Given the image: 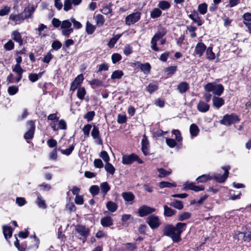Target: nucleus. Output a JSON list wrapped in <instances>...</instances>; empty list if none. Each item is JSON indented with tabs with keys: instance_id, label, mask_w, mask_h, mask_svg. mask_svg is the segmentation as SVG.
<instances>
[{
	"instance_id": "f257e3e1",
	"label": "nucleus",
	"mask_w": 251,
	"mask_h": 251,
	"mask_svg": "<svg viewBox=\"0 0 251 251\" xmlns=\"http://www.w3.org/2000/svg\"><path fill=\"white\" fill-rule=\"evenodd\" d=\"M186 226V224L178 223L175 226L171 225L164 227L163 234L170 237L175 243H178L181 240V234Z\"/></svg>"
},
{
	"instance_id": "f03ea898",
	"label": "nucleus",
	"mask_w": 251,
	"mask_h": 251,
	"mask_svg": "<svg viewBox=\"0 0 251 251\" xmlns=\"http://www.w3.org/2000/svg\"><path fill=\"white\" fill-rule=\"evenodd\" d=\"M72 24H73L74 27L76 29H79L82 27L81 23L74 18L63 21L61 26V33L62 35L65 37H69L73 32V28L71 27Z\"/></svg>"
},
{
	"instance_id": "7ed1b4c3",
	"label": "nucleus",
	"mask_w": 251,
	"mask_h": 251,
	"mask_svg": "<svg viewBox=\"0 0 251 251\" xmlns=\"http://www.w3.org/2000/svg\"><path fill=\"white\" fill-rule=\"evenodd\" d=\"M204 89L207 92H212L213 94L220 96L224 92V87L221 84L208 83L204 86Z\"/></svg>"
},
{
	"instance_id": "20e7f679",
	"label": "nucleus",
	"mask_w": 251,
	"mask_h": 251,
	"mask_svg": "<svg viewBox=\"0 0 251 251\" xmlns=\"http://www.w3.org/2000/svg\"><path fill=\"white\" fill-rule=\"evenodd\" d=\"M166 29L163 27H161L158 30L151 40V48L152 50L154 51H158L159 50V48L157 46V42L160 39H162L166 35Z\"/></svg>"
},
{
	"instance_id": "39448f33",
	"label": "nucleus",
	"mask_w": 251,
	"mask_h": 251,
	"mask_svg": "<svg viewBox=\"0 0 251 251\" xmlns=\"http://www.w3.org/2000/svg\"><path fill=\"white\" fill-rule=\"evenodd\" d=\"M135 161H137L139 164L143 163L142 160L135 153L124 154L122 156V163L125 165L131 164Z\"/></svg>"
},
{
	"instance_id": "423d86ee",
	"label": "nucleus",
	"mask_w": 251,
	"mask_h": 251,
	"mask_svg": "<svg viewBox=\"0 0 251 251\" xmlns=\"http://www.w3.org/2000/svg\"><path fill=\"white\" fill-rule=\"evenodd\" d=\"M239 118L235 114H226L223 119L220 121V123L225 126H230L232 124L238 122Z\"/></svg>"
},
{
	"instance_id": "0eeeda50",
	"label": "nucleus",
	"mask_w": 251,
	"mask_h": 251,
	"mask_svg": "<svg viewBox=\"0 0 251 251\" xmlns=\"http://www.w3.org/2000/svg\"><path fill=\"white\" fill-rule=\"evenodd\" d=\"M16 64L15 65L14 68L12 69V71L16 73L18 76L16 78L15 81L19 82L22 78V75L24 72V70L21 68L20 64L22 61V58L21 56H18L16 58Z\"/></svg>"
},
{
	"instance_id": "6e6552de",
	"label": "nucleus",
	"mask_w": 251,
	"mask_h": 251,
	"mask_svg": "<svg viewBox=\"0 0 251 251\" xmlns=\"http://www.w3.org/2000/svg\"><path fill=\"white\" fill-rule=\"evenodd\" d=\"M222 169L225 171L223 175H221L220 174H215L211 176H212V179H214L217 182L219 183H223L226 181L228 176L229 170H230V167L229 166H226L222 167Z\"/></svg>"
},
{
	"instance_id": "1a4fd4ad",
	"label": "nucleus",
	"mask_w": 251,
	"mask_h": 251,
	"mask_svg": "<svg viewBox=\"0 0 251 251\" xmlns=\"http://www.w3.org/2000/svg\"><path fill=\"white\" fill-rule=\"evenodd\" d=\"M141 15V13L139 12H136L128 15L125 19L126 24L128 25L134 24L140 19Z\"/></svg>"
},
{
	"instance_id": "9d476101",
	"label": "nucleus",
	"mask_w": 251,
	"mask_h": 251,
	"mask_svg": "<svg viewBox=\"0 0 251 251\" xmlns=\"http://www.w3.org/2000/svg\"><path fill=\"white\" fill-rule=\"evenodd\" d=\"M91 136L95 140V143L100 145H101L103 143L102 140L101 138L99 129L98 126L94 125L91 131Z\"/></svg>"
},
{
	"instance_id": "9b49d317",
	"label": "nucleus",
	"mask_w": 251,
	"mask_h": 251,
	"mask_svg": "<svg viewBox=\"0 0 251 251\" xmlns=\"http://www.w3.org/2000/svg\"><path fill=\"white\" fill-rule=\"evenodd\" d=\"M75 231L80 236L83 237V240L85 241L87 237L89 235L90 230L88 228L82 225H77L75 226Z\"/></svg>"
},
{
	"instance_id": "f8f14e48",
	"label": "nucleus",
	"mask_w": 251,
	"mask_h": 251,
	"mask_svg": "<svg viewBox=\"0 0 251 251\" xmlns=\"http://www.w3.org/2000/svg\"><path fill=\"white\" fill-rule=\"evenodd\" d=\"M155 211V208L143 205L139 208L138 213L140 217H143L154 212Z\"/></svg>"
},
{
	"instance_id": "ddd939ff",
	"label": "nucleus",
	"mask_w": 251,
	"mask_h": 251,
	"mask_svg": "<svg viewBox=\"0 0 251 251\" xmlns=\"http://www.w3.org/2000/svg\"><path fill=\"white\" fill-rule=\"evenodd\" d=\"M27 126H29L28 131L25 134L24 138L26 140L31 139L33 138L35 129V124L33 121H29L27 123Z\"/></svg>"
},
{
	"instance_id": "4468645a",
	"label": "nucleus",
	"mask_w": 251,
	"mask_h": 251,
	"mask_svg": "<svg viewBox=\"0 0 251 251\" xmlns=\"http://www.w3.org/2000/svg\"><path fill=\"white\" fill-rule=\"evenodd\" d=\"M206 49V45L202 42H199L196 46L193 54L195 56L201 57Z\"/></svg>"
},
{
	"instance_id": "2eb2a0df",
	"label": "nucleus",
	"mask_w": 251,
	"mask_h": 251,
	"mask_svg": "<svg viewBox=\"0 0 251 251\" xmlns=\"http://www.w3.org/2000/svg\"><path fill=\"white\" fill-rule=\"evenodd\" d=\"M147 222L152 229L158 227L160 224L158 217L153 215L148 217Z\"/></svg>"
},
{
	"instance_id": "dca6fc26",
	"label": "nucleus",
	"mask_w": 251,
	"mask_h": 251,
	"mask_svg": "<svg viewBox=\"0 0 251 251\" xmlns=\"http://www.w3.org/2000/svg\"><path fill=\"white\" fill-rule=\"evenodd\" d=\"M81 1L82 0H65L64 2V10L65 11H68L72 9L73 5H78Z\"/></svg>"
},
{
	"instance_id": "f3484780",
	"label": "nucleus",
	"mask_w": 251,
	"mask_h": 251,
	"mask_svg": "<svg viewBox=\"0 0 251 251\" xmlns=\"http://www.w3.org/2000/svg\"><path fill=\"white\" fill-rule=\"evenodd\" d=\"M141 145V150L143 154L146 156L149 155L150 153V145L147 137L145 135L143 137Z\"/></svg>"
},
{
	"instance_id": "a211bd4d",
	"label": "nucleus",
	"mask_w": 251,
	"mask_h": 251,
	"mask_svg": "<svg viewBox=\"0 0 251 251\" xmlns=\"http://www.w3.org/2000/svg\"><path fill=\"white\" fill-rule=\"evenodd\" d=\"M189 18L191 19L198 26L201 25L203 21L201 19L198 12L195 10L193 11L190 14L188 15Z\"/></svg>"
},
{
	"instance_id": "6ab92c4d",
	"label": "nucleus",
	"mask_w": 251,
	"mask_h": 251,
	"mask_svg": "<svg viewBox=\"0 0 251 251\" xmlns=\"http://www.w3.org/2000/svg\"><path fill=\"white\" fill-rule=\"evenodd\" d=\"M204 187L202 186L195 185L194 183L186 182L185 184V186L183 188L184 190H192L195 192H199L203 190Z\"/></svg>"
},
{
	"instance_id": "aec40b11",
	"label": "nucleus",
	"mask_w": 251,
	"mask_h": 251,
	"mask_svg": "<svg viewBox=\"0 0 251 251\" xmlns=\"http://www.w3.org/2000/svg\"><path fill=\"white\" fill-rule=\"evenodd\" d=\"M35 10V8L33 6H28L25 7L22 14H23V16L25 17V19L27 18H33L32 14Z\"/></svg>"
},
{
	"instance_id": "412c9836",
	"label": "nucleus",
	"mask_w": 251,
	"mask_h": 251,
	"mask_svg": "<svg viewBox=\"0 0 251 251\" xmlns=\"http://www.w3.org/2000/svg\"><path fill=\"white\" fill-rule=\"evenodd\" d=\"M197 108L200 112L205 113L209 110L210 105L204 101L200 100L197 105Z\"/></svg>"
},
{
	"instance_id": "4be33fe9",
	"label": "nucleus",
	"mask_w": 251,
	"mask_h": 251,
	"mask_svg": "<svg viewBox=\"0 0 251 251\" xmlns=\"http://www.w3.org/2000/svg\"><path fill=\"white\" fill-rule=\"evenodd\" d=\"M213 105L218 109L225 104V100L223 98L214 96L212 98Z\"/></svg>"
},
{
	"instance_id": "5701e85b",
	"label": "nucleus",
	"mask_w": 251,
	"mask_h": 251,
	"mask_svg": "<svg viewBox=\"0 0 251 251\" xmlns=\"http://www.w3.org/2000/svg\"><path fill=\"white\" fill-rule=\"evenodd\" d=\"M122 196L124 200L129 204H132L135 199L134 195L131 192H123Z\"/></svg>"
},
{
	"instance_id": "b1692460",
	"label": "nucleus",
	"mask_w": 251,
	"mask_h": 251,
	"mask_svg": "<svg viewBox=\"0 0 251 251\" xmlns=\"http://www.w3.org/2000/svg\"><path fill=\"white\" fill-rule=\"evenodd\" d=\"M189 89V84L185 82H181L177 85V89L180 94L185 93Z\"/></svg>"
},
{
	"instance_id": "393cba45",
	"label": "nucleus",
	"mask_w": 251,
	"mask_h": 251,
	"mask_svg": "<svg viewBox=\"0 0 251 251\" xmlns=\"http://www.w3.org/2000/svg\"><path fill=\"white\" fill-rule=\"evenodd\" d=\"M3 233L5 238L7 240L8 238H10L13 233V229L11 227L4 225L2 226Z\"/></svg>"
},
{
	"instance_id": "a878e982",
	"label": "nucleus",
	"mask_w": 251,
	"mask_h": 251,
	"mask_svg": "<svg viewBox=\"0 0 251 251\" xmlns=\"http://www.w3.org/2000/svg\"><path fill=\"white\" fill-rule=\"evenodd\" d=\"M100 224L103 227H108L112 226L113 224V222L111 217L106 216L101 219Z\"/></svg>"
},
{
	"instance_id": "bb28decb",
	"label": "nucleus",
	"mask_w": 251,
	"mask_h": 251,
	"mask_svg": "<svg viewBox=\"0 0 251 251\" xmlns=\"http://www.w3.org/2000/svg\"><path fill=\"white\" fill-rule=\"evenodd\" d=\"M138 67L141 69V70L145 74H148L150 73L151 68V65L149 63H146L142 64L141 63H138Z\"/></svg>"
},
{
	"instance_id": "cd10ccee",
	"label": "nucleus",
	"mask_w": 251,
	"mask_h": 251,
	"mask_svg": "<svg viewBox=\"0 0 251 251\" xmlns=\"http://www.w3.org/2000/svg\"><path fill=\"white\" fill-rule=\"evenodd\" d=\"M12 36L13 39L15 41L18 42L20 46L23 45V41L22 38V36H21L20 33L18 31H17V30L14 31L12 32Z\"/></svg>"
},
{
	"instance_id": "c85d7f7f",
	"label": "nucleus",
	"mask_w": 251,
	"mask_h": 251,
	"mask_svg": "<svg viewBox=\"0 0 251 251\" xmlns=\"http://www.w3.org/2000/svg\"><path fill=\"white\" fill-rule=\"evenodd\" d=\"M100 189L101 193L104 197L107 192L110 190V187L107 182H104L100 184Z\"/></svg>"
},
{
	"instance_id": "c756f323",
	"label": "nucleus",
	"mask_w": 251,
	"mask_h": 251,
	"mask_svg": "<svg viewBox=\"0 0 251 251\" xmlns=\"http://www.w3.org/2000/svg\"><path fill=\"white\" fill-rule=\"evenodd\" d=\"M9 19L17 23L21 21H24L25 19V17H24L23 14H22V13L18 15L12 14L9 16Z\"/></svg>"
},
{
	"instance_id": "7c9ffc66",
	"label": "nucleus",
	"mask_w": 251,
	"mask_h": 251,
	"mask_svg": "<svg viewBox=\"0 0 251 251\" xmlns=\"http://www.w3.org/2000/svg\"><path fill=\"white\" fill-rule=\"evenodd\" d=\"M200 131L198 126L195 124H192L190 126V133L192 136H197Z\"/></svg>"
},
{
	"instance_id": "2f4dec72",
	"label": "nucleus",
	"mask_w": 251,
	"mask_h": 251,
	"mask_svg": "<svg viewBox=\"0 0 251 251\" xmlns=\"http://www.w3.org/2000/svg\"><path fill=\"white\" fill-rule=\"evenodd\" d=\"M176 211L168 207L167 205H164V215L166 217H171L175 214Z\"/></svg>"
},
{
	"instance_id": "473e14b6",
	"label": "nucleus",
	"mask_w": 251,
	"mask_h": 251,
	"mask_svg": "<svg viewBox=\"0 0 251 251\" xmlns=\"http://www.w3.org/2000/svg\"><path fill=\"white\" fill-rule=\"evenodd\" d=\"M107 209L111 212H114L118 208L117 204L112 201H109L106 204Z\"/></svg>"
},
{
	"instance_id": "72a5a7b5",
	"label": "nucleus",
	"mask_w": 251,
	"mask_h": 251,
	"mask_svg": "<svg viewBox=\"0 0 251 251\" xmlns=\"http://www.w3.org/2000/svg\"><path fill=\"white\" fill-rule=\"evenodd\" d=\"M206 58L209 60H213L215 58V54L212 51V47H209L206 49Z\"/></svg>"
},
{
	"instance_id": "f704fd0d",
	"label": "nucleus",
	"mask_w": 251,
	"mask_h": 251,
	"mask_svg": "<svg viewBox=\"0 0 251 251\" xmlns=\"http://www.w3.org/2000/svg\"><path fill=\"white\" fill-rule=\"evenodd\" d=\"M158 6L159 8L163 10H166L169 9L171 7L170 3L166 0H161L158 3Z\"/></svg>"
},
{
	"instance_id": "c9c22d12",
	"label": "nucleus",
	"mask_w": 251,
	"mask_h": 251,
	"mask_svg": "<svg viewBox=\"0 0 251 251\" xmlns=\"http://www.w3.org/2000/svg\"><path fill=\"white\" fill-rule=\"evenodd\" d=\"M169 204L170 206L179 210L182 209L183 208V204L182 201L176 200H174Z\"/></svg>"
},
{
	"instance_id": "e433bc0d",
	"label": "nucleus",
	"mask_w": 251,
	"mask_h": 251,
	"mask_svg": "<svg viewBox=\"0 0 251 251\" xmlns=\"http://www.w3.org/2000/svg\"><path fill=\"white\" fill-rule=\"evenodd\" d=\"M124 75V73L122 71L118 70L114 71L111 75V78L112 79H121Z\"/></svg>"
},
{
	"instance_id": "4c0bfd02",
	"label": "nucleus",
	"mask_w": 251,
	"mask_h": 251,
	"mask_svg": "<svg viewBox=\"0 0 251 251\" xmlns=\"http://www.w3.org/2000/svg\"><path fill=\"white\" fill-rule=\"evenodd\" d=\"M212 179V176L209 175H202L197 178L199 182L204 183L208 180Z\"/></svg>"
},
{
	"instance_id": "58836bf2",
	"label": "nucleus",
	"mask_w": 251,
	"mask_h": 251,
	"mask_svg": "<svg viewBox=\"0 0 251 251\" xmlns=\"http://www.w3.org/2000/svg\"><path fill=\"white\" fill-rule=\"evenodd\" d=\"M36 202L38 207L41 208L45 209L47 207L45 201L42 199L40 194L37 195Z\"/></svg>"
},
{
	"instance_id": "ea45409f",
	"label": "nucleus",
	"mask_w": 251,
	"mask_h": 251,
	"mask_svg": "<svg viewBox=\"0 0 251 251\" xmlns=\"http://www.w3.org/2000/svg\"><path fill=\"white\" fill-rule=\"evenodd\" d=\"M158 88V86L157 84V83L156 82H153L151 83H150L147 88V91L150 93H152V92L155 91L157 90Z\"/></svg>"
},
{
	"instance_id": "a19ab883",
	"label": "nucleus",
	"mask_w": 251,
	"mask_h": 251,
	"mask_svg": "<svg viewBox=\"0 0 251 251\" xmlns=\"http://www.w3.org/2000/svg\"><path fill=\"white\" fill-rule=\"evenodd\" d=\"M162 14V11L159 8H155L151 12V18L152 19H155L159 17Z\"/></svg>"
},
{
	"instance_id": "79ce46f5",
	"label": "nucleus",
	"mask_w": 251,
	"mask_h": 251,
	"mask_svg": "<svg viewBox=\"0 0 251 251\" xmlns=\"http://www.w3.org/2000/svg\"><path fill=\"white\" fill-rule=\"evenodd\" d=\"M96 29L95 25H93L89 22L86 23V32L88 35L92 34Z\"/></svg>"
},
{
	"instance_id": "37998d69",
	"label": "nucleus",
	"mask_w": 251,
	"mask_h": 251,
	"mask_svg": "<svg viewBox=\"0 0 251 251\" xmlns=\"http://www.w3.org/2000/svg\"><path fill=\"white\" fill-rule=\"evenodd\" d=\"M158 186L160 188H170L172 187H176V185L175 183H170L167 181H161L159 183Z\"/></svg>"
},
{
	"instance_id": "c03bdc74",
	"label": "nucleus",
	"mask_w": 251,
	"mask_h": 251,
	"mask_svg": "<svg viewBox=\"0 0 251 251\" xmlns=\"http://www.w3.org/2000/svg\"><path fill=\"white\" fill-rule=\"evenodd\" d=\"M198 10L201 14L204 15L207 10V4L206 3H202L198 5Z\"/></svg>"
},
{
	"instance_id": "a18cd8bd",
	"label": "nucleus",
	"mask_w": 251,
	"mask_h": 251,
	"mask_svg": "<svg viewBox=\"0 0 251 251\" xmlns=\"http://www.w3.org/2000/svg\"><path fill=\"white\" fill-rule=\"evenodd\" d=\"M157 171L159 173L158 177H163L170 175L172 173V171H166L163 168H158Z\"/></svg>"
},
{
	"instance_id": "49530a36",
	"label": "nucleus",
	"mask_w": 251,
	"mask_h": 251,
	"mask_svg": "<svg viewBox=\"0 0 251 251\" xmlns=\"http://www.w3.org/2000/svg\"><path fill=\"white\" fill-rule=\"evenodd\" d=\"M104 168L107 173L111 175H113L114 174L115 169L111 163L109 162L106 163L105 165Z\"/></svg>"
},
{
	"instance_id": "de8ad7c7",
	"label": "nucleus",
	"mask_w": 251,
	"mask_h": 251,
	"mask_svg": "<svg viewBox=\"0 0 251 251\" xmlns=\"http://www.w3.org/2000/svg\"><path fill=\"white\" fill-rule=\"evenodd\" d=\"M86 94V91L83 87H79L77 89V97L80 100H83Z\"/></svg>"
},
{
	"instance_id": "09e8293b",
	"label": "nucleus",
	"mask_w": 251,
	"mask_h": 251,
	"mask_svg": "<svg viewBox=\"0 0 251 251\" xmlns=\"http://www.w3.org/2000/svg\"><path fill=\"white\" fill-rule=\"evenodd\" d=\"M191 216V214L188 212H184L179 215L178 219L180 221H183L189 219Z\"/></svg>"
},
{
	"instance_id": "8fccbe9b",
	"label": "nucleus",
	"mask_w": 251,
	"mask_h": 251,
	"mask_svg": "<svg viewBox=\"0 0 251 251\" xmlns=\"http://www.w3.org/2000/svg\"><path fill=\"white\" fill-rule=\"evenodd\" d=\"M96 20L97 25L98 26H102L103 25L105 21L104 17L101 14H98L96 16Z\"/></svg>"
},
{
	"instance_id": "3c124183",
	"label": "nucleus",
	"mask_w": 251,
	"mask_h": 251,
	"mask_svg": "<svg viewBox=\"0 0 251 251\" xmlns=\"http://www.w3.org/2000/svg\"><path fill=\"white\" fill-rule=\"evenodd\" d=\"M89 191L93 196H96L100 192V187L97 185H92L90 187Z\"/></svg>"
},
{
	"instance_id": "603ef678",
	"label": "nucleus",
	"mask_w": 251,
	"mask_h": 251,
	"mask_svg": "<svg viewBox=\"0 0 251 251\" xmlns=\"http://www.w3.org/2000/svg\"><path fill=\"white\" fill-rule=\"evenodd\" d=\"M234 238L235 239L238 240V241L241 243H242L243 241H245L244 232H239L235 234L234 236Z\"/></svg>"
},
{
	"instance_id": "864d4df0",
	"label": "nucleus",
	"mask_w": 251,
	"mask_h": 251,
	"mask_svg": "<svg viewBox=\"0 0 251 251\" xmlns=\"http://www.w3.org/2000/svg\"><path fill=\"white\" fill-rule=\"evenodd\" d=\"M75 144H72L68 149L65 150H61V153L66 155H69L71 154L73 151L74 150Z\"/></svg>"
},
{
	"instance_id": "5fc2aeb1",
	"label": "nucleus",
	"mask_w": 251,
	"mask_h": 251,
	"mask_svg": "<svg viewBox=\"0 0 251 251\" xmlns=\"http://www.w3.org/2000/svg\"><path fill=\"white\" fill-rule=\"evenodd\" d=\"M172 133L175 135L176 140L178 142H181L182 140V138L181 136L179 130L177 129H174L172 131Z\"/></svg>"
},
{
	"instance_id": "6e6d98bb",
	"label": "nucleus",
	"mask_w": 251,
	"mask_h": 251,
	"mask_svg": "<svg viewBox=\"0 0 251 251\" xmlns=\"http://www.w3.org/2000/svg\"><path fill=\"white\" fill-rule=\"evenodd\" d=\"M62 43L58 40H55L51 44L52 48L55 50H58L62 47Z\"/></svg>"
},
{
	"instance_id": "4d7b16f0",
	"label": "nucleus",
	"mask_w": 251,
	"mask_h": 251,
	"mask_svg": "<svg viewBox=\"0 0 251 251\" xmlns=\"http://www.w3.org/2000/svg\"><path fill=\"white\" fill-rule=\"evenodd\" d=\"M14 44L11 40H9L4 45V48L6 50H11L14 49Z\"/></svg>"
},
{
	"instance_id": "13d9d810",
	"label": "nucleus",
	"mask_w": 251,
	"mask_h": 251,
	"mask_svg": "<svg viewBox=\"0 0 251 251\" xmlns=\"http://www.w3.org/2000/svg\"><path fill=\"white\" fill-rule=\"evenodd\" d=\"M112 61L113 64H116L122 59L121 54L118 53H113L111 56Z\"/></svg>"
},
{
	"instance_id": "bf43d9fd",
	"label": "nucleus",
	"mask_w": 251,
	"mask_h": 251,
	"mask_svg": "<svg viewBox=\"0 0 251 251\" xmlns=\"http://www.w3.org/2000/svg\"><path fill=\"white\" fill-rule=\"evenodd\" d=\"M167 145L171 148H174L176 145V142L175 139L171 138H166Z\"/></svg>"
},
{
	"instance_id": "052dcab7",
	"label": "nucleus",
	"mask_w": 251,
	"mask_h": 251,
	"mask_svg": "<svg viewBox=\"0 0 251 251\" xmlns=\"http://www.w3.org/2000/svg\"><path fill=\"white\" fill-rule=\"evenodd\" d=\"M8 93L10 95L16 94L18 91V87L16 86H9L8 88Z\"/></svg>"
},
{
	"instance_id": "680f3d73",
	"label": "nucleus",
	"mask_w": 251,
	"mask_h": 251,
	"mask_svg": "<svg viewBox=\"0 0 251 251\" xmlns=\"http://www.w3.org/2000/svg\"><path fill=\"white\" fill-rule=\"evenodd\" d=\"M95 113L94 111H89V112H88L84 115V118L85 119H87L88 122H90L93 119L94 117L95 116Z\"/></svg>"
},
{
	"instance_id": "e2e57ef3",
	"label": "nucleus",
	"mask_w": 251,
	"mask_h": 251,
	"mask_svg": "<svg viewBox=\"0 0 251 251\" xmlns=\"http://www.w3.org/2000/svg\"><path fill=\"white\" fill-rule=\"evenodd\" d=\"M92 127V126L90 124H87L83 127L82 131L83 132V133L86 137H89L90 131L91 130V128Z\"/></svg>"
},
{
	"instance_id": "0e129e2a",
	"label": "nucleus",
	"mask_w": 251,
	"mask_h": 251,
	"mask_svg": "<svg viewBox=\"0 0 251 251\" xmlns=\"http://www.w3.org/2000/svg\"><path fill=\"white\" fill-rule=\"evenodd\" d=\"M100 157L106 163L108 162L110 160L109 156L106 151H102L100 152Z\"/></svg>"
},
{
	"instance_id": "69168bd1",
	"label": "nucleus",
	"mask_w": 251,
	"mask_h": 251,
	"mask_svg": "<svg viewBox=\"0 0 251 251\" xmlns=\"http://www.w3.org/2000/svg\"><path fill=\"white\" fill-rule=\"evenodd\" d=\"M53 58V55L51 54L50 51H49L47 53V54L45 55V56L43 58L42 61L44 63H49L50 61Z\"/></svg>"
},
{
	"instance_id": "338daca9",
	"label": "nucleus",
	"mask_w": 251,
	"mask_h": 251,
	"mask_svg": "<svg viewBox=\"0 0 251 251\" xmlns=\"http://www.w3.org/2000/svg\"><path fill=\"white\" fill-rule=\"evenodd\" d=\"M91 85H96V86H102V82L98 79H93L89 81Z\"/></svg>"
},
{
	"instance_id": "774afa93",
	"label": "nucleus",
	"mask_w": 251,
	"mask_h": 251,
	"mask_svg": "<svg viewBox=\"0 0 251 251\" xmlns=\"http://www.w3.org/2000/svg\"><path fill=\"white\" fill-rule=\"evenodd\" d=\"M57 149L56 148L54 149L50 153L49 157L50 159L53 160H56L57 158Z\"/></svg>"
}]
</instances>
